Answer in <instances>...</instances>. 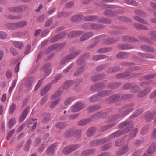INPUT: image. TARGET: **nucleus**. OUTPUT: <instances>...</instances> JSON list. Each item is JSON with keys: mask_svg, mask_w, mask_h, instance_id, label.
Here are the masks:
<instances>
[{"mask_svg": "<svg viewBox=\"0 0 156 156\" xmlns=\"http://www.w3.org/2000/svg\"><path fill=\"white\" fill-rule=\"evenodd\" d=\"M27 6L25 5L15 7V12H23L26 10Z\"/></svg>", "mask_w": 156, "mask_h": 156, "instance_id": "obj_25", "label": "nucleus"}, {"mask_svg": "<svg viewBox=\"0 0 156 156\" xmlns=\"http://www.w3.org/2000/svg\"><path fill=\"white\" fill-rule=\"evenodd\" d=\"M149 154H153L156 151V143H153L148 147L147 151Z\"/></svg>", "mask_w": 156, "mask_h": 156, "instance_id": "obj_17", "label": "nucleus"}, {"mask_svg": "<svg viewBox=\"0 0 156 156\" xmlns=\"http://www.w3.org/2000/svg\"><path fill=\"white\" fill-rule=\"evenodd\" d=\"M103 14L107 16L114 17L116 16V13L113 11L106 10L104 12Z\"/></svg>", "mask_w": 156, "mask_h": 156, "instance_id": "obj_31", "label": "nucleus"}, {"mask_svg": "<svg viewBox=\"0 0 156 156\" xmlns=\"http://www.w3.org/2000/svg\"><path fill=\"white\" fill-rule=\"evenodd\" d=\"M123 134V131L119 130L112 133L108 138H107L109 139V141L112 138L118 137Z\"/></svg>", "mask_w": 156, "mask_h": 156, "instance_id": "obj_27", "label": "nucleus"}, {"mask_svg": "<svg viewBox=\"0 0 156 156\" xmlns=\"http://www.w3.org/2000/svg\"><path fill=\"white\" fill-rule=\"evenodd\" d=\"M27 21H19L15 23V28L16 29L23 27L27 25Z\"/></svg>", "mask_w": 156, "mask_h": 156, "instance_id": "obj_33", "label": "nucleus"}, {"mask_svg": "<svg viewBox=\"0 0 156 156\" xmlns=\"http://www.w3.org/2000/svg\"><path fill=\"white\" fill-rule=\"evenodd\" d=\"M101 38V36H98L95 38V41L93 43L91 44L87 47L88 49H91L94 47L98 44V40L100 41Z\"/></svg>", "mask_w": 156, "mask_h": 156, "instance_id": "obj_47", "label": "nucleus"}, {"mask_svg": "<svg viewBox=\"0 0 156 156\" xmlns=\"http://www.w3.org/2000/svg\"><path fill=\"white\" fill-rule=\"evenodd\" d=\"M152 88L151 87H147L142 91L139 92L137 97L139 98H142L149 94Z\"/></svg>", "mask_w": 156, "mask_h": 156, "instance_id": "obj_11", "label": "nucleus"}, {"mask_svg": "<svg viewBox=\"0 0 156 156\" xmlns=\"http://www.w3.org/2000/svg\"><path fill=\"white\" fill-rule=\"evenodd\" d=\"M113 93L110 90H102L97 93L99 98L106 96L112 94Z\"/></svg>", "mask_w": 156, "mask_h": 156, "instance_id": "obj_24", "label": "nucleus"}, {"mask_svg": "<svg viewBox=\"0 0 156 156\" xmlns=\"http://www.w3.org/2000/svg\"><path fill=\"white\" fill-rule=\"evenodd\" d=\"M85 17L83 15H76L73 16L71 18V21L73 22H75L81 20H83Z\"/></svg>", "mask_w": 156, "mask_h": 156, "instance_id": "obj_29", "label": "nucleus"}, {"mask_svg": "<svg viewBox=\"0 0 156 156\" xmlns=\"http://www.w3.org/2000/svg\"><path fill=\"white\" fill-rule=\"evenodd\" d=\"M118 48L122 50H126L128 49H131L133 48V47L129 44H121L118 46Z\"/></svg>", "mask_w": 156, "mask_h": 156, "instance_id": "obj_23", "label": "nucleus"}, {"mask_svg": "<svg viewBox=\"0 0 156 156\" xmlns=\"http://www.w3.org/2000/svg\"><path fill=\"white\" fill-rule=\"evenodd\" d=\"M69 54L63 58L60 61L59 64L62 65L67 63L68 62L71 61L80 55L81 51L76 49L74 47L70 48L69 50Z\"/></svg>", "mask_w": 156, "mask_h": 156, "instance_id": "obj_1", "label": "nucleus"}, {"mask_svg": "<svg viewBox=\"0 0 156 156\" xmlns=\"http://www.w3.org/2000/svg\"><path fill=\"white\" fill-rule=\"evenodd\" d=\"M100 106L98 105H92L88 107V111L89 112H92L98 110L100 109Z\"/></svg>", "mask_w": 156, "mask_h": 156, "instance_id": "obj_54", "label": "nucleus"}, {"mask_svg": "<svg viewBox=\"0 0 156 156\" xmlns=\"http://www.w3.org/2000/svg\"><path fill=\"white\" fill-rule=\"evenodd\" d=\"M52 86L51 83H50L48 84L41 91L40 93L41 95L43 96L46 94L51 88Z\"/></svg>", "mask_w": 156, "mask_h": 156, "instance_id": "obj_40", "label": "nucleus"}, {"mask_svg": "<svg viewBox=\"0 0 156 156\" xmlns=\"http://www.w3.org/2000/svg\"><path fill=\"white\" fill-rule=\"evenodd\" d=\"M98 17L96 15H92L88 16L87 17H85V19L87 21H94L98 19Z\"/></svg>", "mask_w": 156, "mask_h": 156, "instance_id": "obj_51", "label": "nucleus"}, {"mask_svg": "<svg viewBox=\"0 0 156 156\" xmlns=\"http://www.w3.org/2000/svg\"><path fill=\"white\" fill-rule=\"evenodd\" d=\"M105 76V75L103 73H100L96 74L93 76L91 80L93 81H96L99 80H101Z\"/></svg>", "mask_w": 156, "mask_h": 156, "instance_id": "obj_34", "label": "nucleus"}, {"mask_svg": "<svg viewBox=\"0 0 156 156\" xmlns=\"http://www.w3.org/2000/svg\"><path fill=\"white\" fill-rule=\"evenodd\" d=\"M67 33L66 31H64L60 34H57L53 37L50 38V41L52 42H54L63 38L66 36Z\"/></svg>", "mask_w": 156, "mask_h": 156, "instance_id": "obj_8", "label": "nucleus"}, {"mask_svg": "<svg viewBox=\"0 0 156 156\" xmlns=\"http://www.w3.org/2000/svg\"><path fill=\"white\" fill-rule=\"evenodd\" d=\"M62 94V91L60 89H58L51 96V100H54L60 96Z\"/></svg>", "mask_w": 156, "mask_h": 156, "instance_id": "obj_43", "label": "nucleus"}, {"mask_svg": "<svg viewBox=\"0 0 156 156\" xmlns=\"http://www.w3.org/2000/svg\"><path fill=\"white\" fill-rule=\"evenodd\" d=\"M76 98L74 97H70L67 98L64 101V104L66 105H68L70 104Z\"/></svg>", "mask_w": 156, "mask_h": 156, "instance_id": "obj_53", "label": "nucleus"}, {"mask_svg": "<svg viewBox=\"0 0 156 156\" xmlns=\"http://www.w3.org/2000/svg\"><path fill=\"white\" fill-rule=\"evenodd\" d=\"M84 105L81 102H78L74 105L71 106V110L73 112H75L81 110Z\"/></svg>", "mask_w": 156, "mask_h": 156, "instance_id": "obj_10", "label": "nucleus"}, {"mask_svg": "<svg viewBox=\"0 0 156 156\" xmlns=\"http://www.w3.org/2000/svg\"><path fill=\"white\" fill-rule=\"evenodd\" d=\"M134 103L132 102L125 105L120 108L118 111L119 113H120V117H123L133 111L134 110Z\"/></svg>", "mask_w": 156, "mask_h": 156, "instance_id": "obj_2", "label": "nucleus"}, {"mask_svg": "<svg viewBox=\"0 0 156 156\" xmlns=\"http://www.w3.org/2000/svg\"><path fill=\"white\" fill-rule=\"evenodd\" d=\"M98 20V22L103 23L109 24L111 22V20L104 18H101Z\"/></svg>", "mask_w": 156, "mask_h": 156, "instance_id": "obj_57", "label": "nucleus"}, {"mask_svg": "<svg viewBox=\"0 0 156 156\" xmlns=\"http://www.w3.org/2000/svg\"><path fill=\"white\" fill-rule=\"evenodd\" d=\"M133 18L135 20L137 21L138 22H140L144 25H147V23L144 19L140 18L139 16H133Z\"/></svg>", "mask_w": 156, "mask_h": 156, "instance_id": "obj_49", "label": "nucleus"}, {"mask_svg": "<svg viewBox=\"0 0 156 156\" xmlns=\"http://www.w3.org/2000/svg\"><path fill=\"white\" fill-rule=\"evenodd\" d=\"M155 113L154 112H147L145 116V120L147 122L150 121L154 117Z\"/></svg>", "mask_w": 156, "mask_h": 156, "instance_id": "obj_14", "label": "nucleus"}, {"mask_svg": "<svg viewBox=\"0 0 156 156\" xmlns=\"http://www.w3.org/2000/svg\"><path fill=\"white\" fill-rule=\"evenodd\" d=\"M30 109V107L27 106L23 111L19 119V122H22L25 119Z\"/></svg>", "mask_w": 156, "mask_h": 156, "instance_id": "obj_13", "label": "nucleus"}, {"mask_svg": "<svg viewBox=\"0 0 156 156\" xmlns=\"http://www.w3.org/2000/svg\"><path fill=\"white\" fill-rule=\"evenodd\" d=\"M134 12L136 14L142 17H144L146 16V13L141 10L136 9L135 10Z\"/></svg>", "mask_w": 156, "mask_h": 156, "instance_id": "obj_58", "label": "nucleus"}, {"mask_svg": "<svg viewBox=\"0 0 156 156\" xmlns=\"http://www.w3.org/2000/svg\"><path fill=\"white\" fill-rule=\"evenodd\" d=\"M129 72H125L121 73L116 75V77L118 78H123L129 76Z\"/></svg>", "mask_w": 156, "mask_h": 156, "instance_id": "obj_55", "label": "nucleus"}, {"mask_svg": "<svg viewBox=\"0 0 156 156\" xmlns=\"http://www.w3.org/2000/svg\"><path fill=\"white\" fill-rule=\"evenodd\" d=\"M86 63H83V66H81L78 68L74 73V76H77L84 72L87 69L86 66Z\"/></svg>", "mask_w": 156, "mask_h": 156, "instance_id": "obj_16", "label": "nucleus"}, {"mask_svg": "<svg viewBox=\"0 0 156 156\" xmlns=\"http://www.w3.org/2000/svg\"><path fill=\"white\" fill-rule=\"evenodd\" d=\"M74 83L73 81L69 80L66 81L64 83V87L66 89H67L71 86Z\"/></svg>", "mask_w": 156, "mask_h": 156, "instance_id": "obj_64", "label": "nucleus"}, {"mask_svg": "<svg viewBox=\"0 0 156 156\" xmlns=\"http://www.w3.org/2000/svg\"><path fill=\"white\" fill-rule=\"evenodd\" d=\"M148 34L151 39L156 42V31H150L149 32Z\"/></svg>", "mask_w": 156, "mask_h": 156, "instance_id": "obj_56", "label": "nucleus"}, {"mask_svg": "<svg viewBox=\"0 0 156 156\" xmlns=\"http://www.w3.org/2000/svg\"><path fill=\"white\" fill-rule=\"evenodd\" d=\"M143 110L142 108H140L137 109L133 112L131 115L130 116V118L133 119L139 116L143 113Z\"/></svg>", "mask_w": 156, "mask_h": 156, "instance_id": "obj_30", "label": "nucleus"}, {"mask_svg": "<svg viewBox=\"0 0 156 156\" xmlns=\"http://www.w3.org/2000/svg\"><path fill=\"white\" fill-rule=\"evenodd\" d=\"M90 29L96 30L104 28V26L102 24H96L94 23H90Z\"/></svg>", "mask_w": 156, "mask_h": 156, "instance_id": "obj_28", "label": "nucleus"}, {"mask_svg": "<svg viewBox=\"0 0 156 156\" xmlns=\"http://www.w3.org/2000/svg\"><path fill=\"white\" fill-rule=\"evenodd\" d=\"M90 54L88 53H87L82 55L77 60L76 64L78 65H81V66H83V63H86L84 62V61L89 57Z\"/></svg>", "mask_w": 156, "mask_h": 156, "instance_id": "obj_6", "label": "nucleus"}, {"mask_svg": "<svg viewBox=\"0 0 156 156\" xmlns=\"http://www.w3.org/2000/svg\"><path fill=\"white\" fill-rule=\"evenodd\" d=\"M51 67V64L49 63L46 64L43 67V70L47 76L50 74L52 71Z\"/></svg>", "mask_w": 156, "mask_h": 156, "instance_id": "obj_19", "label": "nucleus"}, {"mask_svg": "<svg viewBox=\"0 0 156 156\" xmlns=\"http://www.w3.org/2000/svg\"><path fill=\"white\" fill-rule=\"evenodd\" d=\"M106 58H108V57L104 55H95L93 57L92 59L93 60L96 61L104 59Z\"/></svg>", "mask_w": 156, "mask_h": 156, "instance_id": "obj_44", "label": "nucleus"}, {"mask_svg": "<svg viewBox=\"0 0 156 156\" xmlns=\"http://www.w3.org/2000/svg\"><path fill=\"white\" fill-rule=\"evenodd\" d=\"M140 89L141 88L138 85L134 86L133 85V86L131 89V91L133 93H136L138 91L140 90Z\"/></svg>", "mask_w": 156, "mask_h": 156, "instance_id": "obj_63", "label": "nucleus"}, {"mask_svg": "<svg viewBox=\"0 0 156 156\" xmlns=\"http://www.w3.org/2000/svg\"><path fill=\"white\" fill-rule=\"evenodd\" d=\"M105 86V85L103 83H97L95 85H93L90 89L91 91H94L96 90L99 89H101L103 88Z\"/></svg>", "mask_w": 156, "mask_h": 156, "instance_id": "obj_26", "label": "nucleus"}, {"mask_svg": "<svg viewBox=\"0 0 156 156\" xmlns=\"http://www.w3.org/2000/svg\"><path fill=\"white\" fill-rule=\"evenodd\" d=\"M133 64V63L130 62H123L121 63L120 66L114 67L109 69L108 70V72L109 73H112L119 70L121 69L122 67H120L121 66H131Z\"/></svg>", "mask_w": 156, "mask_h": 156, "instance_id": "obj_5", "label": "nucleus"}, {"mask_svg": "<svg viewBox=\"0 0 156 156\" xmlns=\"http://www.w3.org/2000/svg\"><path fill=\"white\" fill-rule=\"evenodd\" d=\"M140 48L142 50L148 52H153L154 51L153 48L148 46L142 45L140 47Z\"/></svg>", "mask_w": 156, "mask_h": 156, "instance_id": "obj_45", "label": "nucleus"}, {"mask_svg": "<svg viewBox=\"0 0 156 156\" xmlns=\"http://www.w3.org/2000/svg\"><path fill=\"white\" fill-rule=\"evenodd\" d=\"M107 113L105 112H97L95 115L92 116L93 119H97L98 118L101 117L102 119H104Z\"/></svg>", "mask_w": 156, "mask_h": 156, "instance_id": "obj_20", "label": "nucleus"}, {"mask_svg": "<svg viewBox=\"0 0 156 156\" xmlns=\"http://www.w3.org/2000/svg\"><path fill=\"white\" fill-rule=\"evenodd\" d=\"M12 43L15 47L19 49L23 47V43L21 42L12 41Z\"/></svg>", "mask_w": 156, "mask_h": 156, "instance_id": "obj_46", "label": "nucleus"}, {"mask_svg": "<svg viewBox=\"0 0 156 156\" xmlns=\"http://www.w3.org/2000/svg\"><path fill=\"white\" fill-rule=\"evenodd\" d=\"M116 123H114L109 124L107 125L102 127L101 128V130L102 131H103L106 130H108L110 128L113 127L115 125Z\"/></svg>", "mask_w": 156, "mask_h": 156, "instance_id": "obj_52", "label": "nucleus"}, {"mask_svg": "<svg viewBox=\"0 0 156 156\" xmlns=\"http://www.w3.org/2000/svg\"><path fill=\"white\" fill-rule=\"evenodd\" d=\"M65 43H56L51 45L44 51V53L46 54L51 52L54 50H56L58 51H59L62 49L65 46Z\"/></svg>", "mask_w": 156, "mask_h": 156, "instance_id": "obj_3", "label": "nucleus"}, {"mask_svg": "<svg viewBox=\"0 0 156 156\" xmlns=\"http://www.w3.org/2000/svg\"><path fill=\"white\" fill-rule=\"evenodd\" d=\"M76 129L74 128H71L67 129L64 133L63 136L66 138H69L74 135Z\"/></svg>", "mask_w": 156, "mask_h": 156, "instance_id": "obj_7", "label": "nucleus"}, {"mask_svg": "<svg viewBox=\"0 0 156 156\" xmlns=\"http://www.w3.org/2000/svg\"><path fill=\"white\" fill-rule=\"evenodd\" d=\"M129 150V147L128 145H126L122 147L116 152V155L120 156L127 153Z\"/></svg>", "mask_w": 156, "mask_h": 156, "instance_id": "obj_9", "label": "nucleus"}, {"mask_svg": "<svg viewBox=\"0 0 156 156\" xmlns=\"http://www.w3.org/2000/svg\"><path fill=\"white\" fill-rule=\"evenodd\" d=\"M93 33L91 32L84 34L80 37V40L81 41H85L93 36Z\"/></svg>", "mask_w": 156, "mask_h": 156, "instance_id": "obj_21", "label": "nucleus"}, {"mask_svg": "<svg viewBox=\"0 0 156 156\" xmlns=\"http://www.w3.org/2000/svg\"><path fill=\"white\" fill-rule=\"evenodd\" d=\"M109 141V139L107 138H104L100 140L95 139L91 141L90 145L91 147H93L102 144Z\"/></svg>", "mask_w": 156, "mask_h": 156, "instance_id": "obj_4", "label": "nucleus"}, {"mask_svg": "<svg viewBox=\"0 0 156 156\" xmlns=\"http://www.w3.org/2000/svg\"><path fill=\"white\" fill-rule=\"evenodd\" d=\"M138 55L140 57L145 58H150L152 57V55L149 53H143L138 52Z\"/></svg>", "mask_w": 156, "mask_h": 156, "instance_id": "obj_60", "label": "nucleus"}, {"mask_svg": "<svg viewBox=\"0 0 156 156\" xmlns=\"http://www.w3.org/2000/svg\"><path fill=\"white\" fill-rule=\"evenodd\" d=\"M91 120L90 119L88 118L80 120L77 123V125L79 126H83L89 123Z\"/></svg>", "mask_w": 156, "mask_h": 156, "instance_id": "obj_41", "label": "nucleus"}, {"mask_svg": "<svg viewBox=\"0 0 156 156\" xmlns=\"http://www.w3.org/2000/svg\"><path fill=\"white\" fill-rule=\"evenodd\" d=\"M16 119L14 118H12L8 122V126L9 129H11L16 123Z\"/></svg>", "mask_w": 156, "mask_h": 156, "instance_id": "obj_62", "label": "nucleus"}, {"mask_svg": "<svg viewBox=\"0 0 156 156\" xmlns=\"http://www.w3.org/2000/svg\"><path fill=\"white\" fill-rule=\"evenodd\" d=\"M35 80L34 76H31L28 78L25 83V85L27 87H30Z\"/></svg>", "mask_w": 156, "mask_h": 156, "instance_id": "obj_36", "label": "nucleus"}, {"mask_svg": "<svg viewBox=\"0 0 156 156\" xmlns=\"http://www.w3.org/2000/svg\"><path fill=\"white\" fill-rule=\"evenodd\" d=\"M122 41L124 42H136L137 41V40L135 38L132 37L124 36L122 37Z\"/></svg>", "mask_w": 156, "mask_h": 156, "instance_id": "obj_15", "label": "nucleus"}, {"mask_svg": "<svg viewBox=\"0 0 156 156\" xmlns=\"http://www.w3.org/2000/svg\"><path fill=\"white\" fill-rule=\"evenodd\" d=\"M95 151L94 148H92L85 150L81 153V154L83 156H87L93 154Z\"/></svg>", "mask_w": 156, "mask_h": 156, "instance_id": "obj_32", "label": "nucleus"}, {"mask_svg": "<svg viewBox=\"0 0 156 156\" xmlns=\"http://www.w3.org/2000/svg\"><path fill=\"white\" fill-rule=\"evenodd\" d=\"M155 76L154 74H148L144 76L141 77V79L142 80H150L153 78Z\"/></svg>", "mask_w": 156, "mask_h": 156, "instance_id": "obj_61", "label": "nucleus"}, {"mask_svg": "<svg viewBox=\"0 0 156 156\" xmlns=\"http://www.w3.org/2000/svg\"><path fill=\"white\" fill-rule=\"evenodd\" d=\"M133 26L136 28L140 30H148V27L142 24L138 23H134L133 24Z\"/></svg>", "mask_w": 156, "mask_h": 156, "instance_id": "obj_39", "label": "nucleus"}, {"mask_svg": "<svg viewBox=\"0 0 156 156\" xmlns=\"http://www.w3.org/2000/svg\"><path fill=\"white\" fill-rule=\"evenodd\" d=\"M150 125L149 124L145 125L141 129L140 131V133L141 135L146 134L149 131Z\"/></svg>", "mask_w": 156, "mask_h": 156, "instance_id": "obj_37", "label": "nucleus"}, {"mask_svg": "<svg viewBox=\"0 0 156 156\" xmlns=\"http://www.w3.org/2000/svg\"><path fill=\"white\" fill-rule=\"evenodd\" d=\"M120 98V96L118 94H114L110 96L109 98L107 99L106 101L108 103H110L117 101Z\"/></svg>", "mask_w": 156, "mask_h": 156, "instance_id": "obj_22", "label": "nucleus"}, {"mask_svg": "<svg viewBox=\"0 0 156 156\" xmlns=\"http://www.w3.org/2000/svg\"><path fill=\"white\" fill-rule=\"evenodd\" d=\"M100 99V98L98 96V94L93 95L90 99V101L91 102L97 101Z\"/></svg>", "mask_w": 156, "mask_h": 156, "instance_id": "obj_59", "label": "nucleus"}, {"mask_svg": "<svg viewBox=\"0 0 156 156\" xmlns=\"http://www.w3.org/2000/svg\"><path fill=\"white\" fill-rule=\"evenodd\" d=\"M143 66H134L133 67L130 68L129 69V73L130 72H132L133 71H138L144 68Z\"/></svg>", "mask_w": 156, "mask_h": 156, "instance_id": "obj_50", "label": "nucleus"}, {"mask_svg": "<svg viewBox=\"0 0 156 156\" xmlns=\"http://www.w3.org/2000/svg\"><path fill=\"white\" fill-rule=\"evenodd\" d=\"M57 146V144L56 142L51 145L47 149V154L48 155H50L53 154L56 150Z\"/></svg>", "mask_w": 156, "mask_h": 156, "instance_id": "obj_12", "label": "nucleus"}, {"mask_svg": "<svg viewBox=\"0 0 156 156\" xmlns=\"http://www.w3.org/2000/svg\"><path fill=\"white\" fill-rule=\"evenodd\" d=\"M68 126L67 123L64 122H60L58 123L56 125L57 128L59 129H63L66 128Z\"/></svg>", "mask_w": 156, "mask_h": 156, "instance_id": "obj_42", "label": "nucleus"}, {"mask_svg": "<svg viewBox=\"0 0 156 156\" xmlns=\"http://www.w3.org/2000/svg\"><path fill=\"white\" fill-rule=\"evenodd\" d=\"M83 32L80 31H73L70 32L68 34L69 38H74L78 37L81 35Z\"/></svg>", "mask_w": 156, "mask_h": 156, "instance_id": "obj_18", "label": "nucleus"}, {"mask_svg": "<svg viewBox=\"0 0 156 156\" xmlns=\"http://www.w3.org/2000/svg\"><path fill=\"white\" fill-rule=\"evenodd\" d=\"M96 129L95 128L91 127L88 129L87 133L86 135L87 136H92L95 132Z\"/></svg>", "mask_w": 156, "mask_h": 156, "instance_id": "obj_48", "label": "nucleus"}, {"mask_svg": "<svg viewBox=\"0 0 156 156\" xmlns=\"http://www.w3.org/2000/svg\"><path fill=\"white\" fill-rule=\"evenodd\" d=\"M130 54L126 52H121L119 53L116 55V57L118 58H125L128 57Z\"/></svg>", "mask_w": 156, "mask_h": 156, "instance_id": "obj_38", "label": "nucleus"}, {"mask_svg": "<svg viewBox=\"0 0 156 156\" xmlns=\"http://www.w3.org/2000/svg\"><path fill=\"white\" fill-rule=\"evenodd\" d=\"M112 48L110 47H104L98 49L97 52L99 53H103L111 51Z\"/></svg>", "mask_w": 156, "mask_h": 156, "instance_id": "obj_35", "label": "nucleus"}]
</instances>
